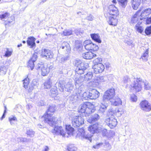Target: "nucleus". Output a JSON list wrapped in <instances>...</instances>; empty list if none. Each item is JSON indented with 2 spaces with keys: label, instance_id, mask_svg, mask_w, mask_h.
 I'll use <instances>...</instances> for the list:
<instances>
[{
  "label": "nucleus",
  "instance_id": "1",
  "mask_svg": "<svg viewBox=\"0 0 151 151\" xmlns=\"http://www.w3.org/2000/svg\"><path fill=\"white\" fill-rule=\"evenodd\" d=\"M75 65L76 67L75 70L76 73L80 75L84 73L85 71L88 67V63L79 60L76 61Z\"/></svg>",
  "mask_w": 151,
  "mask_h": 151
},
{
  "label": "nucleus",
  "instance_id": "2",
  "mask_svg": "<svg viewBox=\"0 0 151 151\" xmlns=\"http://www.w3.org/2000/svg\"><path fill=\"white\" fill-rule=\"evenodd\" d=\"M114 88H111L106 91L104 93L102 99L103 102L106 104L109 103V100L112 99L115 95Z\"/></svg>",
  "mask_w": 151,
  "mask_h": 151
},
{
  "label": "nucleus",
  "instance_id": "3",
  "mask_svg": "<svg viewBox=\"0 0 151 151\" xmlns=\"http://www.w3.org/2000/svg\"><path fill=\"white\" fill-rule=\"evenodd\" d=\"M52 115V114H44L42 117V118L44 119L45 122L51 126L55 124L57 120L56 117L53 116Z\"/></svg>",
  "mask_w": 151,
  "mask_h": 151
},
{
  "label": "nucleus",
  "instance_id": "4",
  "mask_svg": "<svg viewBox=\"0 0 151 151\" xmlns=\"http://www.w3.org/2000/svg\"><path fill=\"white\" fill-rule=\"evenodd\" d=\"M105 119V122L111 128H114L116 126L117 124V122L116 119H115L114 114H110Z\"/></svg>",
  "mask_w": 151,
  "mask_h": 151
},
{
  "label": "nucleus",
  "instance_id": "5",
  "mask_svg": "<svg viewBox=\"0 0 151 151\" xmlns=\"http://www.w3.org/2000/svg\"><path fill=\"white\" fill-rule=\"evenodd\" d=\"M132 81V82L130 84L131 87L134 89L136 92H138L141 91L142 87L141 83H142V79L140 78H137L136 79H134Z\"/></svg>",
  "mask_w": 151,
  "mask_h": 151
},
{
  "label": "nucleus",
  "instance_id": "6",
  "mask_svg": "<svg viewBox=\"0 0 151 151\" xmlns=\"http://www.w3.org/2000/svg\"><path fill=\"white\" fill-rule=\"evenodd\" d=\"M109 12L104 14L105 17H108L109 16L117 17L119 15V12L117 8L114 5H111L109 6Z\"/></svg>",
  "mask_w": 151,
  "mask_h": 151
},
{
  "label": "nucleus",
  "instance_id": "7",
  "mask_svg": "<svg viewBox=\"0 0 151 151\" xmlns=\"http://www.w3.org/2000/svg\"><path fill=\"white\" fill-rule=\"evenodd\" d=\"M72 122L74 127L78 128L84 123V119L81 116H76L73 117Z\"/></svg>",
  "mask_w": 151,
  "mask_h": 151
},
{
  "label": "nucleus",
  "instance_id": "8",
  "mask_svg": "<svg viewBox=\"0 0 151 151\" xmlns=\"http://www.w3.org/2000/svg\"><path fill=\"white\" fill-rule=\"evenodd\" d=\"M101 126L97 123L92 125H91L88 127V130L91 133L94 134L95 133H99L101 131Z\"/></svg>",
  "mask_w": 151,
  "mask_h": 151
},
{
  "label": "nucleus",
  "instance_id": "9",
  "mask_svg": "<svg viewBox=\"0 0 151 151\" xmlns=\"http://www.w3.org/2000/svg\"><path fill=\"white\" fill-rule=\"evenodd\" d=\"M140 108L142 110L149 112L151 110V105L147 101L144 100L140 103Z\"/></svg>",
  "mask_w": 151,
  "mask_h": 151
},
{
  "label": "nucleus",
  "instance_id": "10",
  "mask_svg": "<svg viewBox=\"0 0 151 151\" xmlns=\"http://www.w3.org/2000/svg\"><path fill=\"white\" fill-rule=\"evenodd\" d=\"M52 132L57 135H61L63 137H65V132L61 126H55L53 130H52Z\"/></svg>",
  "mask_w": 151,
  "mask_h": 151
},
{
  "label": "nucleus",
  "instance_id": "11",
  "mask_svg": "<svg viewBox=\"0 0 151 151\" xmlns=\"http://www.w3.org/2000/svg\"><path fill=\"white\" fill-rule=\"evenodd\" d=\"M36 69L41 70L42 74L43 76H46L50 72V69L47 66H45L43 65L39 64L36 66Z\"/></svg>",
  "mask_w": 151,
  "mask_h": 151
},
{
  "label": "nucleus",
  "instance_id": "12",
  "mask_svg": "<svg viewBox=\"0 0 151 151\" xmlns=\"http://www.w3.org/2000/svg\"><path fill=\"white\" fill-rule=\"evenodd\" d=\"M93 68L94 73L97 74L102 73L104 70V67L102 63H99L94 65L93 67Z\"/></svg>",
  "mask_w": 151,
  "mask_h": 151
},
{
  "label": "nucleus",
  "instance_id": "13",
  "mask_svg": "<svg viewBox=\"0 0 151 151\" xmlns=\"http://www.w3.org/2000/svg\"><path fill=\"white\" fill-rule=\"evenodd\" d=\"M41 55L45 59L52 58H53V54L50 50L44 49L42 50Z\"/></svg>",
  "mask_w": 151,
  "mask_h": 151
},
{
  "label": "nucleus",
  "instance_id": "14",
  "mask_svg": "<svg viewBox=\"0 0 151 151\" xmlns=\"http://www.w3.org/2000/svg\"><path fill=\"white\" fill-rule=\"evenodd\" d=\"M91 115H88L87 121L90 123H93L98 121L99 118V116L98 114H91Z\"/></svg>",
  "mask_w": 151,
  "mask_h": 151
},
{
  "label": "nucleus",
  "instance_id": "15",
  "mask_svg": "<svg viewBox=\"0 0 151 151\" xmlns=\"http://www.w3.org/2000/svg\"><path fill=\"white\" fill-rule=\"evenodd\" d=\"M117 17H114V16H109L108 17H106V18L107 22L110 25L116 26L117 23Z\"/></svg>",
  "mask_w": 151,
  "mask_h": 151
},
{
  "label": "nucleus",
  "instance_id": "16",
  "mask_svg": "<svg viewBox=\"0 0 151 151\" xmlns=\"http://www.w3.org/2000/svg\"><path fill=\"white\" fill-rule=\"evenodd\" d=\"M78 135L81 136L83 138L91 141V136L86 134L84 129L83 128L79 129L78 130Z\"/></svg>",
  "mask_w": 151,
  "mask_h": 151
},
{
  "label": "nucleus",
  "instance_id": "17",
  "mask_svg": "<svg viewBox=\"0 0 151 151\" xmlns=\"http://www.w3.org/2000/svg\"><path fill=\"white\" fill-rule=\"evenodd\" d=\"M65 82L63 80H60L56 83L55 85L56 88L58 87L61 92L63 91L64 88L65 87Z\"/></svg>",
  "mask_w": 151,
  "mask_h": 151
},
{
  "label": "nucleus",
  "instance_id": "18",
  "mask_svg": "<svg viewBox=\"0 0 151 151\" xmlns=\"http://www.w3.org/2000/svg\"><path fill=\"white\" fill-rule=\"evenodd\" d=\"M88 110H89V108L87 107V105L86 104L84 103L81 104L79 107L78 111L80 113H88L87 112Z\"/></svg>",
  "mask_w": 151,
  "mask_h": 151
},
{
  "label": "nucleus",
  "instance_id": "19",
  "mask_svg": "<svg viewBox=\"0 0 151 151\" xmlns=\"http://www.w3.org/2000/svg\"><path fill=\"white\" fill-rule=\"evenodd\" d=\"M151 13V9L148 8L142 11L140 15V19H146Z\"/></svg>",
  "mask_w": 151,
  "mask_h": 151
},
{
  "label": "nucleus",
  "instance_id": "20",
  "mask_svg": "<svg viewBox=\"0 0 151 151\" xmlns=\"http://www.w3.org/2000/svg\"><path fill=\"white\" fill-rule=\"evenodd\" d=\"M82 57L86 59H91L96 56V54L91 52H88L83 53Z\"/></svg>",
  "mask_w": 151,
  "mask_h": 151
},
{
  "label": "nucleus",
  "instance_id": "21",
  "mask_svg": "<svg viewBox=\"0 0 151 151\" xmlns=\"http://www.w3.org/2000/svg\"><path fill=\"white\" fill-rule=\"evenodd\" d=\"M35 39L33 37H29L28 38L27 43L29 46H30L31 48H33L35 46Z\"/></svg>",
  "mask_w": 151,
  "mask_h": 151
},
{
  "label": "nucleus",
  "instance_id": "22",
  "mask_svg": "<svg viewBox=\"0 0 151 151\" xmlns=\"http://www.w3.org/2000/svg\"><path fill=\"white\" fill-rule=\"evenodd\" d=\"M91 95V99H94L98 98L99 95V93L96 89H93L90 92Z\"/></svg>",
  "mask_w": 151,
  "mask_h": 151
},
{
  "label": "nucleus",
  "instance_id": "23",
  "mask_svg": "<svg viewBox=\"0 0 151 151\" xmlns=\"http://www.w3.org/2000/svg\"><path fill=\"white\" fill-rule=\"evenodd\" d=\"M38 84V82L37 80H33L32 81V83L29 87L28 90L29 92H31L34 89H35L36 88H37Z\"/></svg>",
  "mask_w": 151,
  "mask_h": 151
},
{
  "label": "nucleus",
  "instance_id": "24",
  "mask_svg": "<svg viewBox=\"0 0 151 151\" xmlns=\"http://www.w3.org/2000/svg\"><path fill=\"white\" fill-rule=\"evenodd\" d=\"M141 11V9L139 10L134 14L130 20V23L131 24H134L137 22L138 21V18L137 16L139 15V12Z\"/></svg>",
  "mask_w": 151,
  "mask_h": 151
},
{
  "label": "nucleus",
  "instance_id": "25",
  "mask_svg": "<svg viewBox=\"0 0 151 151\" xmlns=\"http://www.w3.org/2000/svg\"><path fill=\"white\" fill-rule=\"evenodd\" d=\"M83 45L87 50H91V48H92L91 46H93V43L91 41L87 40L84 42Z\"/></svg>",
  "mask_w": 151,
  "mask_h": 151
},
{
  "label": "nucleus",
  "instance_id": "26",
  "mask_svg": "<svg viewBox=\"0 0 151 151\" xmlns=\"http://www.w3.org/2000/svg\"><path fill=\"white\" fill-rule=\"evenodd\" d=\"M108 104H106L105 102H103L102 101L101 104V105H100V107L99 110V112L100 113H103L105 112L107 106Z\"/></svg>",
  "mask_w": 151,
  "mask_h": 151
},
{
  "label": "nucleus",
  "instance_id": "27",
  "mask_svg": "<svg viewBox=\"0 0 151 151\" xmlns=\"http://www.w3.org/2000/svg\"><path fill=\"white\" fill-rule=\"evenodd\" d=\"M91 36L92 39L96 42L98 43H101V41L99 34H91Z\"/></svg>",
  "mask_w": 151,
  "mask_h": 151
},
{
  "label": "nucleus",
  "instance_id": "28",
  "mask_svg": "<svg viewBox=\"0 0 151 151\" xmlns=\"http://www.w3.org/2000/svg\"><path fill=\"white\" fill-rule=\"evenodd\" d=\"M142 0H132V7L135 10H137L140 5Z\"/></svg>",
  "mask_w": 151,
  "mask_h": 151
},
{
  "label": "nucleus",
  "instance_id": "29",
  "mask_svg": "<svg viewBox=\"0 0 151 151\" xmlns=\"http://www.w3.org/2000/svg\"><path fill=\"white\" fill-rule=\"evenodd\" d=\"M106 77L103 76H96L94 78L93 82L98 83L104 82L106 80Z\"/></svg>",
  "mask_w": 151,
  "mask_h": 151
},
{
  "label": "nucleus",
  "instance_id": "30",
  "mask_svg": "<svg viewBox=\"0 0 151 151\" xmlns=\"http://www.w3.org/2000/svg\"><path fill=\"white\" fill-rule=\"evenodd\" d=\"M73 89V85L70 82H68L65 85V90L68 92H71Z\"/></svg>",
  "mask_w": 151,
  "mask_h": 151
},
{
  "label": "nucleus",
  "instance_id": "31",
  "mask_svg": "<svg viewBox=\"0 0 151 151\" xmlns=\"http://www.w3.org/2000/svg\"><path fill=\"white\" fill-rule=\"evenodd\" d=\"M65 129L68 135L71 136L73 134L74 129L71 127L70 125H66Z\"/></svg>",
  "mask_w": 151,
  "mask_h": 151
},
{
  "label": "nucleus",
  "instance_id": "32",
  "mask_svg": "<svg viewBox=\"0 0 151 151\" xmlns=\"http://www.w3.org/2000/svg\"><path fill=\"white\" fill-rule=\"evenodd\" d=\"M9 120L12 125H14L17 122V118L13 116L9 117Z\"/></svg>",
  "mask_w": 151,
  "mask_h": 151
},
{
  "label": "nucleus",
  "instance_id": "33",
  "mask_svg": "<svg viewBox=\"0 0 151 151\" xmlns=\"http://www.w3.org/2000/svg\"><path fill=\"white\" fill-rule=\"evenodd\" d=\"M93 77L92 73L91 72H88L86 74L84 75V80L85 81H88L91 80Z\"/></svg>",
  "mask_w": 151,
  "mask_h": 151
},
{
  "label": "nucleus",
  "instance_id": "34",
  "mask_svg": "<svg viewBox=\"0 0 151 151\" xmlns=\"http://www.w3.org/2000/svg\"><path fill=\"white\" fill-rule=\"evenodd\" d=\"M131 81V80L127 76L124 77L123 78L122 82L124 84L126 85L127 86L129 84L130 85L131 84L130 83Z\"/></svg>",
  "mask_w": 151,
  "mask_h": 151
},
{
  "label": "nucleus",
  "instance_id": "35",
  "mask_svg": "<svg viewBox=\"0 0 151 151\" xmlns=\"http://www.w3.org/2000/svg\"><path fill=\"white\" fill-rule=\"evenodd\" d=\"M115 134V132L114 131H110L109 134H107V137L109 140H111L112 142L114 141V139H112L114 137Z\"/></svg>",
  "mask_w": 151,
  "mask_h": 151
},
{
  "label": "nucleus",
  "instance_id": "36",
  "mask_svg": "<svg viewBox=\"0 0 151 151\" xmlns=\"http://www.w3.org/2000/svg\"><path fill=\"white\" fill-rule=\"evenodd\" d=\"M81 90L79 88L75 89L73 94V95L72 96V97H76V98H78V96L81 92Z\"/></svg>",
  "mask_w": 151,
  "mask_h": 151
},
{
  "label": "nucleus",
  "instance_id": "37",
  "mask_svg": "<svg viewBox=\"0 0 151 151\" xmlns=\"http://www.w3.org/2000/svg\"><path fill=\"white\" fill-rule=\"evenodd\" d=\"M56 109L55 105H52L49 106L48 108L47 109V111L45 113H47V112L54 113Z\"/></svg>",
  "mask_w": 151,
  "mask_h": 151
},
{
  "label": "nucleus",
  "instance_id": "38",
  "mask_svg": "<svg viewBox=\"0 0 151 151\" xmlns=\"http://www.w3.org/2000/svg\"><path fill=\"white\" fill-rule=\"evenodd\" d=\"M149 50L147 49L146 50L144 53L141 56V58L144 61H146L147 60V58L148 57Z\"/></svg>",
  "mask_w": 151,
  "mask_h": 151
},
{
  "label": "nucleus",
  "instance_id": "39",
  "mask_svg": "<svg viewBox=\"0 0 151 151\" xmlns=\"http://www.w3.org/2000/svg\"><path fill=\"white\" fill-rule=\"evenodd\" d=\"M7 68L4 66H0V75H5L7 72Z\"/></svg>",
  "mask_w": 151,
  "mask_h": 151
},
{
  "label": "nucleus",
  "instance_id": "40",
  "mask_svg": "<svg viewBox=\"0 0 151 151\" xmlns=\"http://www.w3.org/2000/svg\"><path fill=\"white\" fill-rule=\"evenodd\" d=\"M61 47L62 49L66 48L68 51H70V48L69 44L66 42H64L62 44Z\"/></svg>",
  "mask_w": 151,
  "mask_h": 151
},
{
  "label": "nucleus",
  "instance_id": "41",
  "mask_svg": "<svg viewBox=\"0 0 151 151\" xmlns=\"http://www.w3.org/2000/svg\"><path fill=\"white\" fill-rule=\"evenodd\" d=\"M73 31L70 29H66L63 31L61 35L63 36H67L72 34Z\"/></svg>",
  "mask_w": 151,
  "mask_h": 151
},
{
  "label": "nucleus",
  "instance_id": "42",
  "mask_svg": "<svg viewBox=\"0 0 151 151\" xmlns=\"http://www.w3.org/2000/svg\"><path fill=\"white\" fill-rule=\"evenodd\" d=\"M119 4L123 8H125L127 5V0H117Z\"/></svg>",
  "mask_w": 151,
  "mask_h": 151
},
{
  "label": "nucleus",
  "instance_id": "43",
  "mask_svg": "<svg viewBox=\"0 0 151 151\" xmlns=\"http://www.w3.org/2000/svg\"><path fill=\"white\" fill-rule=\"evenodd\" d=\"M52 83L50 79L46 81L44 83V88L46 89L50 88L51 86Z\"/></svg>",
  "mask_w": 151,
  "mask_h": 151
},
{
  "label": "nucleus",
  "instance_id": "44",
  "mask_svg": "<svg viewBox=\"0 0 151 151\" xmlns=\"http://www.w3.org/2000/svg\"><path fill=\"white\" fill-rule=\"evenodd\" d=\"M83 99L85 100L91 99V95L89 92H84L83 94Z\"/></svg>",
  "mask_w": 151,
  "mask_h": 151
},
{
  "label": "nucleus",
  "instance_id": "45",
  "mask_svg": "<svg viewBox=\"0 0 151 151\" xmlns=\"http://www.w3.org/2000/svg\"><path fill=\"white\" fill-rule=\"evenodd\" d=\"M136 31L140 33H142L143 31L144 28L142 26H140L139 24H137L135 26Z\"/></svg>",
  "mask_w": 151,
  "mask_h": 151
},
{
  "label": "nucleus",
  "instance_id": "46",
  "mask_svg": "<svg viewBox=\"0 0 151 151\" xmlns=\"http://www.w3.org/2000/svg\"><path fill=\"white\" fill-rule=\"evenodd\" d=\"M142 82L144 83V87L145 89L146 90H149L150 89V85L148 81H143Z\"/></svg>",
  "mask_w": 151,
  "mask_h": 151
},
{
  "label": "nucleus",
  "instance_id": "47",
  "mask_svg": "<svg viewBox=\"0 0 151 151\" xmlns=\"http://www.w3.org/2000/svg\"><path fill=\"white\" fill-rule=\"evenodd\" d=\"M50 91L51 96L52 97L55 96L58 94V91L56 89V87L51 88Z\"/></svg>",
  "mask_w": 151,
  "mask_h": 151
},
{
  "label": "nucleus",
  "instance_id": "48",
  "mask_svg": "<svg viewBox=\"0 0 151 151\" xmlns=\"http://www.w3.org/2000/svg\"><path fill=\"white\" fill-rule=\"evenodd\" d=\"M67 149L68 151H76L77 148L74 146V145L70 144L68 145Z\"/></svg>",
  "mask_w": 151,
  "mask_h": 151
},
{
  "label": "nucleus",
  "instance_id": "49",
  "mask_svg": "<svg viewBox=\"0 0 151 151\" xmlns=\"http://www.w3.org/2000/svg\"><path fill=\"white\" fill-rule=\"evenodd\" d=\"M122 103L121 99L119 98H117L114 102H112V104L115 106H117L119 104H122Z\"/></svg>",
  "mask_w": 151,
  "mask_h": 151
},
{
  "label": "nucleus",
  "instance_id": "50",
  "mask_svg": "<svg viewBox=\"0 0 151 151\" xmlns=\"http://www.w3.org/2000/svg\"><path fill=\"white\" fill-rule=\"evenodd\" d=\"M35 62L33 60H30L28 63L27 66L28 67H30L31 70H32L34 67V63Z\"/></svg>",
  "mask_w": 151,
  "mask_h": 151
},
{
  "label": "nucleus",
  "instance_id": "51",
  "mask_svg": "<svg viewBox=\"0 0 151 151\" xmlns=\"http://www.w3.org/2000/svg\"><path fill=\"white\" fill-rule=\"evenodd\" d=\"M35 132L32 129L27 130V134L31 137H32L34 136Z\"/></svg>",
  "mask_w": 151,
  "mask_h": 151
},
{
  "label": "nucleus",
  "instance_id": "52",
  "mask_svg": "<svg viewBox=\"0 0 151 151\" xmlns=\"http://www.w3.org/2000/svg\"><path fill=\"white\" fill-rule=\"evenodd\" d=\"M68 58L69 57L68 56L61 57L60 58L59 62L61 63H64L68 59Z\"/></svg>",
  "mask_w": 151,
  "mask_h": 151
},
{
  "label": "nucleus",
  "instance_id": "53",
  "mask_svg": "<svg viewBox=\"0 0 151 151\" xmlns=\"http://www.w3.org/2000/svg\"><path fill=\"white\" fill-rule=\"evenodd\" d=\"M145 32L147 35H150L151 34V25L146 28Z\"/></svg>",
  "mask_w": 151,
  "mask_h": 151
},
{
  "label": "nucleus",
  "instance_id": "54",
  "mask_svg": "<svg viewBox=\"0 0 151 151\" xmlns=\"http://www.w3.org/2000/svg\"><path fill=\"white\" fill-rule=\"evenodd\" d=\"M9 16V14L7 12H6L4 14H0V18L1 19H5L7 18Z\"/></svg>",
  "mask_w": 151,
  "mask_h": 151
},
{
  "label": "nucleus",
  "instance_id": "55",
  "mask_svg": "<svg viewBox=\"0 0 151 151\" xmlns=\"http://www.w3.org/2000/svg\"><path fill=\"white\" fill-rule=\"evenodd\" d=\"M7 50L6 52V53L5 55V56L6 57H9L11 55L12 52V51H9L8 49H7Z\"/></svg>",
  "mask_w": 151,
  "mask_h": 151
},
{
  "label": "nucleus",
  "instance_id": "56",
  "mask_svg": "<svg viewBox=\"0 0 151 151\" xmlns=\"http://www.w3.org/2000/svg\"><path fill=\"white\" fill-rule=\"evenodd\" d=\"M92 48L91 50L93 51H96L99 49V47L97 45L93 43V46H91Z\"/></svg>",
  "mask_w": 151,
  "mask_h": 151
},
{
  "label": "nucleus",
  "instance_id": "57",
  "mask_svg": "<svg viewBox=\"0 0 151 151\" xmlns=\"http://www.w3.org/2000/svg\"><path fill=\"white\" fill-rule=\"evenodd\" d=\"M37 53L35 52L33 55L32 58H31V60H33V61L35 62L37 58Z\"/></svg>",
  "mask_w": 151,
  "mask_h": 151
},
{
  "label": "nucleus",
  "instance_id": "58",
  "mask_svg": "<svg viewBox=\"0 0 151 151\" xmlns=\"http://www.w3.org/2000/svg\"><path fill=\"white\" fill-rule=\"evenodd\" d=\"M137 97L136 95L133 94L131 96V99L133 101H136L137 100Z\"/></svg>",
  "mask_w": 151,
  "mask_h": 151
},
{
  "label": "nucleus",
  "instance_id": "59",
  "mask_svg": "<svg viewBox=\"0 0 151 151\" xmlns=\"http://www.w3.org/2000/svg\"><path fill=\"white\" fill-rule=\"evenodd\" d=\"M79 41H77L76 42V48L78 49H79L80 48H81L82 47V44L81 43H79L78 44Z\"/></svg>",
  "mask_w": 151,
  "mask_h": 151
},
{
  "label": "nucleus",
  "instance_id": "60",
  "mask_svg": "<svg viewBox=\"0 0 151 151\" xmlns=\"http://www.w3.org/2000/svg\"><path fill=\"white\" fill-rule=\"evenodd\" d=\"M103 145L102 143H99L98 144H96V145H94L93 147V148L95 149H99L100 146L102 145Z\"/></svg>",
  "mask_w": 151,
  "mask_h": 151
},
{
  "label": "nucleus",
  "instance_id": "61",
  "mask_svg": "<svg viewBox=\"0 0 151 151\" xmlns=\"http://www.w3.org/2000/svg\"><path fill=\"white\" fill-rule=\"evenodd\" d=\"M104 145L107 147V149L110 150L111 148V146L109 142L105 141Z\"/></svg>",
  "mask_w": 151,
  "mask_h": 151
},
{
  "label": "nucleus",
  "instance_id": "62",
  "mask_svg": "<svg viewBox=\"0 0 151 151\" xmlns=\"http://www.w3.org/2000/svg\"><path fill=\"white\" fill-rule=\"evenodd\" d=\"M18 141L20 142H28L27 139L25 138L20 137L18 138Z\"/></svg>",
  "mask_w": 151,
  "mask_h": 151
},
{
  "label": "nucleus",
  "instance_id": "63",
  "mask_svg": "<svg viewBox=\"0 0 151 151\" xmlns=\"http://www.w3.org/2000/svg\"><path fill=\"white\" fill-rule=\"evenodd\" d=\"M101 59L99 58H97L94 60L93 61V63H94V65H96V64H98L99 63H99L100 61V60Z\"/></svg>",
  "mask_w": 151,
  "mask_h": 151
},
{
  "label": "nucleus",
  "instance_id": "64",
  "mask_svg": "<svg viewBox=\"0 0 151 151\" xmlns=\"http://www.w3.org/2000/svg\"><path fill=\"white\" fill-rule=\"evenodd\" d=\"M146 22L147 24H151V17H147L146 20Z\"/></svg>",
  "mask_w": 151,
  "mask_h": 151
}]
</instances>
